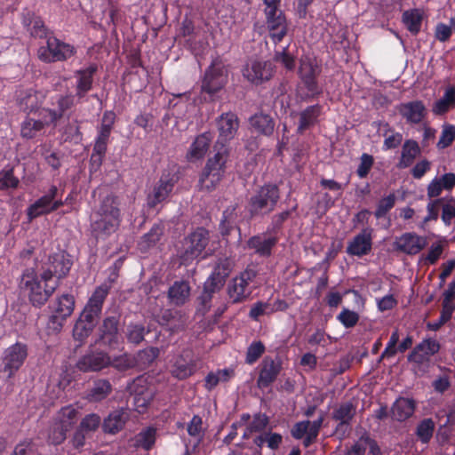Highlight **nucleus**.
<instances>
[{
	"instance_id": "nucleus-1",
	"label": "nucleus",
	"mask_w": 455,
	"mask_h": 455,
	"mask_svg": "<svg viewBox=\"0 0 455 455\" xmlns=\"http://www.w3.org/2000/svg\"><path fill=\"white\" fill-rule=\"evenodd\" d=\"M110 285L97 286L89 297L73 328V338L81 346L92 333L102 314L103 305L109 294Z\"/></svg>"
},
{
	"instance_id": "nucleus-2",
	"label": "nucleus",
	"mask_w": 455,
	"mask_h": 455,
	"mask_svg": "<svg viewBox=\"0 0 455 455\" xmlns=\"http://www.w3.org/2000/svg\"><path fill=\"white\" fill-rule=\"evenodd\" d=\"M18 287L34 307L41 308L56 291L59 282L43 281L41 273L38 275L35 268L28 267L23 270Z\"/></svg>"
},
{
	"instance_id": "nucleus-3",
	"label": "nucleus",
	"mask_w": 455,
	"mask_h": 455,
	"mask_svg": "<svg viewBox=\"0 0 455 455\" xmlns=\"http://www.w3.org/2000/svg\"><path fill=\"white\" fill-rule=\"evenodd\" d=\"M280 199V190L275 184H265L249 199L248 211L251 218L262 217L272 212Z\"/></svg>"
},
{
	"instance_id": "nucleus-4",
	"label": "nucleus",
	"mask_w": 455,
	"mask_h": 455,
	"mask_svg": "<svg viewBox=\"0 0 455 455\" xmlns=\"http://www.w3.org/2000/svg\"><path fill=\"white\" fill-rule=\"evenodd\" d=\"M120 319L118 312L106 314L98 326L95 344L116 349L120 345Z\"/></svg>"
},
{
	"instance_id": "nucleus-5",
	"label": "nucleus",
	"mask_w": 455,
	"mask_h": 455,
	"mask_svg": "<svg viewBox=\"0 0 455 455\" xmlns=\"http://www.w3.org/2000/svg\"><path fill=\"white\" fill-rule=\"evenodd\" d=\"M28 355L27 344L16 342L4 349L1 361L0 374L6 379L15 376L24 364Z\"/></svg>"
},
{
	"instance_id": "nucleus-6",
	"label": "nucleus",
	"mask_w": 455,
	"mask_h": 455,
	"mask_svg": "<svg viewBox=\"0 0 455 455\" xmlns=\"http://www.w3.org/2000/svg\"><path fill=\"white\" fill-rule=\"evenodd\" d=\"M258 273L254 268L247 267L234 277L228 286V295L232 304H238L247 300L251 295L254 282Z\"/></svg>"
},
{
	"instance_id": "nucleus-7",
	"label": "nucleus",
	"mask_w": 455,
	"mask_h": 455,
	"mask_svg": "<svg viewBox=\"0 0 455 455\" xmlns=\"http://www.w3.org/2000/svg\"><path fill=\"white\" fill-rule=\"evenodd\" d=\"M73 266L71 256L65 251L53 253L48 257L47 262L42 267V280L55 282L65 278Z\"/></svg>"
},
{
	"instance_id": "nucleus-8",
	"label": "nucleus",
	"mask_w": 455,
	"mask_h": 455,
	"mask_svg": "<svg viewBox=\"0 0 455 455\" xmlns=\"http://www.w3.org/2000/svg\"><path fill=\"white\" fill-rule=\"evenodd\" d=\"M75 303V297L72 294L64 293L57 297L49 307L52 315L49 317L48 328L56 332L60 331L66 320L74 312Z\"/></svg>"
},
{
	"instance_id": "nucleus-9",
	"label": "nucleus",
	"mask_w": 455,
	"mask_h": 455,
	"mask_svg": "<svg viewBox=\"0 0 455 455\" xmlns=\"http://www.w3.org/2000/svg\"><path fill=\"white\" fill-rule=\"evenodd\" d=\"M75 53L76 49L73 45L53 36L48 37L46 46L40 47L37 52L38 58L47 63L66 60Z\"/></svg>"
},
{
	"instance_id": "nucleus-10",
	"label": "nucleus",
	"mask_w": 455,
	"mask_h": 455,
	"mask_svg": "<svg viewBox=\"0 0 455 455\" xmlns=\"http://www.w3.org/2000/svg\"><path fill=\"white\" fill-rule=\"evenodd\" d=\"M355 414L356 406L352 402L342 403L333 409L331 419L338 422L334 428V434L339 439H345L350 435Z\"/></svg>"
},
{
	"instance_id": "nucleus-11",
	"label": "nucleus",
	"mask_w": 455,
	"mask_h": 455,
	"mask_svg": "<svg viewBox=\"0 0 455 455\" xmlns=\"http://www.w3.org/2000/svg\"><path fill=\"white\" fill-rule=\"evenodd\" d=\"M57 196L58 188L56 186H52L45 195L28 206L27 209L28 220H32L41 215L49 214L63 206L64 202L61 199H56Z\"/></svg>"
},
{
	"instance_id": "nucleus-12",
	"label": "nucleus",
	"mask_w": 455,
	"mask_h": 455,
	"mask_svg": "<svg viewBox=\"0 0 455 455\" xmlns=\"http://www.w3.org/2000/svg\"><path fill=\"white\" fill-rule=\"evenodd\" d=\"M40 118L36 120L31 117H26L20 124V135L24 139H33L37 136L45 126L55 123L60 118V114L54 110L44 108L39 113Z\"/></svg>"
},
{
	"instance_id": "nucleus-13",
	"label": "nucleus",
	"mask_w": 455,
	"mask_h": 455,
	"mask_svg": "<svg viewBox=\"0 0 455 455\" xmlns=\"http://www.w3.org/2000/svg\"><path fill=\"white\" fill-rule=\"evenodd\" d=\"M232 270L229 259H220L214 266L210 276L204 283L203 291L211 294L219 292L225 285L226 280Z\"/></svg>"
},
{
	"instance_id": "nucleus-14",
	"label": "nucleus",
	"mask_w": 455,
	"mask_h": 455,
	"mask_svg": "<svg viewBox=\"0 0 455 455\" xmlns=\"http://www.w3.org/2000/svg\"><path fill=\"white\" fill-rule=\"evenodd\" d=\"M209 232L204 228H198L187 238L185 251L182 255L184 261L193 260L204 252L209 243Z\"/></svg>"
},
{
	"instance_id": "nucleus-15",
	"label": "nucleus",
	"mask_w": 455,
	"mask_h": 455,
	"mask_svg": "<svg viewBox=\"0 0 455 455\" xmlns=\"http://www.w3.org/2000/svg\"><path fill=\"white\" fill-rule=\"evenodd\" d=\"M265 14L269 37L274 44H277L287 34L288 26L286 19L278 7H266Z\"/></svg>"
},
{
	"instance_id": "nucleus-16",
	"label": "nucleus",
	"mask_w": 455,
	"mask_h": 455,
	"mask_svg": "<svg viewBox=\"0 0 455 455\" xmlns=\"http://www.w3.org/2000/svg\"><path fill=\"white\" fill-rule=\"evenodd\" d=\"M427 245V239L415 232H405L396 236L393 243L395 251L406 255H416Z\"/></svg>"
},
{
	"instance_id": "nucleus-17",
	"label": "nucleus",
	"mask_w": 455,
	"mask_h": 455,
	"mask_svg": "<svg viewBox=\"0 0 455 455\" xmlns=\"http://www.w3.org/2000/svg\"><path fill=\"white\" fill-rule=\"evenodd\" d=\"M177 174L178 172H167L162 175L157 185L154 188L153 193L148 196V205L150 208L156 207L169 196L179 180Z\"/></svg>"
},
{
	"instance_id": "nucleus-18",
	"label": "nucleus",
	"mask_w": 455,
	"mask_h": 455,
	"mask_svg": "<svg viewBox=\"0 0 455 455\" xmlns=\"http://www.w3.org/2000/svg\"><path fill=\"white\" fill-rule=\"evenodd\" d=\"M243 76L251 83L259 84L273 76V67L267 61L252 60L243 69Z\"/></svg>"
},
{
	"instance_id": "nucleus-19",
	"label": "nucleus",
	"mask_w": 455,
	"mask_h": 455,
	"mask_svg": "<svg viewBox=\"0 0 455 455\" xmlns=\"http://www.w3.org/2000/svg\"><path fill=\"white\" fill-rule=\"evenodd\" d=\"M279 241V235H268L267 232L251 236L246 246L249 250H252L254 254L268 258L272 255L273 249Z\"/></svg>"
},
{
	"instance_id": "nucleus-20",
	"label": "nucleus",
	"mask_w": 455,
	"mask_h": 455,
	"mask_svg": "<svg viewBox=\"0 0 455 455\" xmlns=\"http://www.w3.org/2000/svg\"><path fill=\"white\" fill-rule=\"evenodd\" d=\"M111 357L104 351H92L80 357L76 367L84 372L100 371L110 365Z\"/></svg>"
},
{
	"instance_id": "nucleus-21",
	"label": "nucleus",
	"mask_w": 455,
	"mask_h": 455,
	"mask_svg": "<svg viewBox=\"0 0 455 455\" xmlns=\"http://www.w3.org/2000/svg\"><path fill=\"white\" fill-rule=\"evenodd\" d=\"M372 228H365L348 242L346 252L350 256L363 257L372 249Z\"/></svg>"
},
{
	"instance_id": "nucleus-22",
	"label": "nucleus",
	"mask_w": 455,
	"mask_h": 455,
	"mask_svg": "<svg viewBox=\"0 0 455 455\" xmlns=\"http://www.w3.org/2000/svg\"><path fill=\"white\" fill-rule=\"evenodd\" d=\"M282 370V363L270 356H265L259 365L257 385L259 388H267L277 379Z\"/></svg>"
},
{
	"instance_id": "nucleus-23",
	"label": "nucleus",
	"mask_w": 455,
	"mask_h": 455,
	"mask_svg": "<svg viewBox=\"0 0 455 455\" xmlns=\"http://www.w3.org/2000/svg\"><path fill=\"white\" fill-rule=\"evenodd\" d=\"M92 221L90 228L91 235L95 239L107 238L116 232L120 227L122 219H112L108 215H96Z\"/></svg>"
},
{
	"instance_id": "nucleus-24",
	"label": "nucleus",
	"mask_w": 455,
	"mask_h": 455,
	"mask_svg": "<svg viewBox=\"0 0 455 455\" xmlns=\"http://www.w3.org/2000/svg\"><path fill=\"white\" fill-rule=\"evenodd\" d=\"M239 127L238 118L235 114L228 112L222 114L217 119L219 139L216 148L234 139Z\"/></svg>"
},
{
	"instance_id": "nucleus-25",
	"label": "nucleus",
	"mask_w": 455,
	"mask_h": 455,
	"mask_svg": "<svg viewBox=\"0 0 455 455\" xmlns=\"http://www.w3.org/2000/svg\"><path fill=\"white\" fill-rule=\"evenodd\" d=\"M397 110L406 123L410 124H420L427 115V109L421 100L402 103L397 107Z\"/></svg>"
},
{
	"instance_id": "nucleus-26",
	"label": "nucleus",
	"mask_w": 455,
	"mask_h": 455,
	"mask_svg": "<svg viewBox=\"0 0 455 455\" xmlns=\"http://www.w3.org/2000/svg\"><path fill=\"white\" fill-rule=\"evenodd\" d=\"M227 83V74L224 68L220 65L213 64L206 71L203 81V91L209 94L220 90Z\"/></svg>"
},
{
	"instance_id": "nucleus-27",
	"label": "nucleus",
	"mask_w": 455,
	"mask_h": 455,
	"mask_svg": "<svg viewBox=\"0 0 455 455\" xmlns=\"http://www.w3.org/2000/svg\"><path fill=\"white\" fill-rule=\"evenodd\" d=\"M440 350V344L433 339H426L418 344L408 355V361L417 364H422L430 356L437 354Z\"/></svg>"
},
{
	"instance_id": "nucleus-28",
	"label": "nucleus",
	"mask_w": 455,
	"mask_h": 455,
	"mask_svg": "<svg viewBox=\"0 0 455 455\" xmlns=\"http://www.w3.org/2000/svg\"><path fill=\"white\" fill-rule=\"evenodd\" d=\"M130 418V413L126 408H118L112 411L107 418L104 419L101 427L105 434L116 435L124 429Z\"/></svg>"
},
{
	"instance_id": "nucleus-29",
	"label": "nucleus",
	"mask_w": 455,
	"mask_h": 455,
	"mask_svg": "<svg viewBox=\"0 0 455 455\" xmlns=\"http://www.w3.org/2000/svg\"><path fill=\"white\" fill-rule=\"evenodd\" d=\"M191 286L188 281H175L168 289L167 299L171 305L181 307L185 305L190 298Z\"/></svg>"
},
{
	"instance_id": "nucleus-30",
	"label": "nucleus",
	"mask_w": 455,
	"mask_h": 455,
	"mask_svg": "<svg viewBox=\"0 0 455 455\" xmlns=\"http://www.w3.org/2000/svg\"><path fill=\"white\" fill-rule=\"evenodd\" d=\"M416 406L414 399L399 396L391 406V417L399 422L405 421L414 414Z\"/></svg>"
},
{
	"instance_id": "nucleus-31",
	"label": "nucleus",
	"mask_w": 455,
	"mask_h": 455,
	"mask_svg": "<svg viewBox=\"0 0 455 455\" xmlns=\"http://www.w3.org/2000/svg\"><path fill=\"white\" fill-rule=\"evenodd\" d=\"M213 136L210 132H205L198 135L189 147L187 153V159L189 162H196L204 157Z\"/></svg>"
},
{
	"instance_id": "nucleus-32",
	"label": "nucleus",
	"mask_w": 455,
	"mask_h": 455,
	"mask_svg": "<svg viewBox=\"0 0 455 455\" xmlns=\"http://www.w3.org/2000/svg\"><path fill=\"white\" fill-rule=\"evenodd\" d=\"M196 371V363L188 354L180 355L172 365V374L178 379H186Z\"/></svg>"
},
{
	"instance_id": "nucleus-33",
	"label": "nucleus",
	"mask_w": 455,
	"mask_h": 455,
	"mask_svg": "<svg viewBox=\"0 0 455 455\" xmlns=\"http://www.w3.org/2000/svg\"><path fill=\"white\" fill-rule=\"evenodd\" d=\"M113 391V387L108 379H98L93 381L88 390L86 399L90 403H99L105 400Z\"/></svg>"
},
{
	"instance_id": "nucleus-34",
	"label": "nucleus",
	"mask_w": 455,
	"mask_h": 455,
	"mask_svg": "<svg viewBox=\"0 0 455 455\" xmlns=\"http://www.w3.org/2000/svg\"><path fill=\"white\" fill-rule=\"evenodd\" d=\"M120 205L119 196L113 194L108 195L100 202L96 215H108L112 219H122Z\"/></svg>"
},
{
	"instance_id": "nucleus-35",
	"label": "nucleus",
	"mask_w": 455,
	"mask_h": 455,
	"mask_svg": "<svg viewBox=\"0 0 455 455\" xmlns=\"http://www.w3.org/2000/svg\"><path fill=\"white\" fill-rule=\"evenodd\" d=\"M43 97L42 93L30 89L20 93L18 100L20 108L29 114L39 109Z\"/></svg>"
},
{
	"instance_id": "nucleus-36",
	"label": "nucleus",
	"mask_w": 455,
	"mask_h": 455,
	"mask_svg": "<svg viewBox=\"0 0 455 455\" xmlns=\"http://www.w3.org/2000/svg\"><path fill=\"white\" fill-rule=\"evenodd\" d=\"M157 430L155 427L149 426L142 428L134 437L133 446L137 449H143L147 451L153 449L156 441Z\"/></svg>"
},
{
	"instance_id": "nucleus-37",
	"label": "nucleus",
	"mask_w": 455,
	"mask_h": 455,
	"mask_svg": "<svg viewBox=\"0 0 455 455\" xmlns=\"http://www.w3.org/2000/svg\"><path fill=\"white\" fill-rule=\"evenodd\" d=\"M455 186V174L445 172L440 179H435L427 187V196L430 198L437 197L443 189L449 190Z\"/></svg>"
},
{
	"instance_id": "nucleus-38",
	"label": "nucleus",
	"mask_w": 455,
	"mask_h": 455,
	"mask_svg": "<svg viewBox=\"0 0 455 455\" xmlns=\"http://www.w3.org/2000/svg\"><path fill=\"white\" fill-rule=\"evenodd\" d=\"M95 72L96 66L94 65L76 72V77L77 78L76 95L78 97H84L92 89V77Z\"/></svg>"
},
{
	"instance_id": "nucleus-39",
	"label": "nucleus",
	"mask_w": 455,
	"mask_h": 455,
	"mask_svg": "<svg viewBox=\"0 0 455 455\" xmlns=\"http://www.w3.org/2000/svg\"><path fill=\"white\" fill-rule=\"evenodd\" d=\"M22 23L32 36L43 38L47 36V28L44 21L33 12L24 13Z\"/></svg>"
},
{
	"instance_id": "nucleus-40",
	"label": "nucleus",
	"mask_w": 455,
	"mask_h": 455,
	"mask_svg": "<svg viewBox=\"0 0 455 455\" xmlns=\"http://www.w3.org/2000/svg\"><path fill=\"white\" fill-rule=\"evenodd\" d=\"M251 128L260 134L270 135L274 132L275 122L272 117L266 114H256L250 119Z\"/></svg>"
},
{
	"instance_id": "nucleus-41",
	"label": "nucleus",
	"mask_w": 455,
	"mask_h": 455,
	"mask_svg": "<svg viewBox=\"0 0 455 455\" xmlns=\"http://www.w3.org/2000/svg\"><path fill=\"white\" fill-rule=\"evenodd\" d=\"M321 112L322 107L320 105L310 106L303 110L299 115V132H302L314 125L317 122Z\"/></svg>"
},
{
	"instance_id": "nucleus-42",
	"label": "nucleus",
	"mask_w": 455,
	"mask_h": 455,
	"mask_svg": "<svg viewBox=\"0 0 455 455\" xmlns=\"http://www.w3.org/2000/svg\"><path fill=\"white\" fill-rule=\"evenodd\" d=\"M235 210L236 206L232 205L228 207L222 213L219 230L223 238H227L234 228H237L240 232V228L235 226Z\"/></svg>"
},
{
	"instance_id": "nucleus-43",
	"label": "nucleus",
	"mask_w": 455,
	"mask_h": 455,
	"mask_svg": "<svg viewBox=\"0 0 455 455\" xmlns=\"http://www.w3.org/2000/svg\"><path fill=\"white\" fill-rule=\"evenodd\" d=\"M77 415L78 411L74 406H65L58 411L54 421L70 431L77 421Z\"/></svg>"
},
{
	"instance_id": "nucleus-44",
	"label": "nucleus",
	"mask_w": 455,
	"mask_h": 455,
	"mask_svg": "<svg viewBox=\"0 0 455 455\" xmlns=\"http://www.w3.org/2000/svg\"><path fill=\"white\" fill-rule=\"evenodd\" d=\"M424 12L419 9H411L403 13V22L407 29L416 35L421 28Z\"/></svg>"
},
{
	"instance_id": "nucleus-45",
	"label": "nucleus",
	"mask_w": 455,
	"mask_h": 455,
	"mask_svg": "<svg viewBox=\"0 0 455 455\" xmlns=\"http://www.w3.org/2000/svg\"><path fill=\"white\" fill-rule=\"evenodd\" d=\"M419 147L416 141L411 140H406L403 146L399 167H409L413 163L416 156L419 154Z\"/></svg>"
},
{
	"instance_id": "nucleus-46",
	"label": "nucleus",
	"mask_w": 455,
	"mask_h": 455,
	"mask_svg": "<svg viewBox=\"0 0 455 455\" xmlns=\"http://www.w3.org/2000/svg\"><path fill=\"white\" fill-rule=\"evenodd\" d=\"M455 103V87L446 88L443 96L433 106L432 111L435 115H443Z\"/></svg>"
},
{
	"instance_id": "nucleus-47",
	"label": "nucleus",
	"mask_w": 455,
	"mask_h": 455,
	"mask_svg": "<svg viewBox=\"0 0 455 455\" xmlns=\"http://www.w3.org/2000/svg\"><path fill=\"white\" fill-rule=\"evenodd\" d=\"M228 157V150L224 145H221V147L217 149L215 155L208 160L206 165L207 171H221L227 168L226 164Z\"/></svg>"
},
{
	"instance_id": "nucleus-48",
	"label": "nucleus",
	"mask_w": 455,
	"mask_h": 455,
	"mask_svg": "<svg viewBox=\"0 0 455 455\" xmlns=\"http://www.w3.org/2000/svg\"><path fill=\"white\" fill-rule=\"evenodd\" d=\"M320 72V68L316 60L310 56H304L300 60L299 73L301 79L316 77Z\"/></svg>"
},
{
	"instance_id": "nucleus-49",
	"label": "nucleus",
	"mask_w": 455,
	"mask_h": 455,
	"mask_svg": "<svg viewBox=\"0 0 455 455\" xmlns=\"http://www.w3.org/2000/svg\"><path fill=\"white\" fill-rule=\"evenodd\" d=\"M435 422L432 419H422L416 427V435L422 443H428L433 437Z\"/></svg>"
},
{
	"instance_id": "nucleus-50",
	"label": "nucleus",
	"mask_w": 455,
	"mask_h": 455,
	"mask_svg": "<svg viewBox=\"0 0 455 455\" xmlns=\"http://www.w3.org/2000/svg\"><path fill=\"white\" fill-rule=\"evenodd\" d=\"M395 203L396 196L395 193H390L389 195L380 198L377 203L376 210L374 212L375 218L378 220L385 218L395 207Z\"/></svg>"
},
{
	"instance_id": "nucleus-51",
	"label": "nucleus",
	"mask_w": 455,
	"mask_h": 455,
	"mask_svg": "<svg viewBox=\"0 0 455 455\" xmlns=\"http://www.w3.org/2000/svg\"><path fill=\"white\" fill-rule=\"evenodd\" d=\"M301 80L302 85L299 88V94L301 99L306 100L314 98L322 93V89L319 87L315 77H309Z\"/></svg>"
},
{
	"instance_id": "nucleus-52",
	"label": "nucleus",
	"mask_w": 455,
	"mask_h": 455,
	"mask_svg": "<svg viewBox=\"0 0 455 455\" xmlns=\"http://www.w3.org/2000/svg\"><path fill=\"white\" fill-rule=\"evenodd\" d=\"M291 211L286 210L272 216L271 222L267 228V233L278 235L281 233L284 222L291 217Z\"/></svg>"
},
{
	"instance_id": "nucleus-53",
	"label": "nucleus",
	"mask_w": 455,
	"mask_h": 455,
	"mask_svg": "<svg viewBox=\"0 0 455 455\" xmlns=\"http://www.w3.org/2000/svg\"><path fill=\"white\" fill-rule=\"evenodd\" d=\"M443 198L429 200L427 204V215L422 220L419 228H424L425 225L430 221H436L439 217L441 207L443 206Z\"/></svg>"
},
{
	"instance_id": "nucleus-54",
	"label": "nucleus",
	"mask_w": 455,
	"mask_h": 455,
	"mask_svg": "<svg viewBox=\"0 0 455 455\" xmlns=\"http://www.w3.org/2000/svg\"><path fill=\"white\" fill-rule=\"evenodd\" d=\"M136 365L135 358L129 354H123L117 356H115L111 359V363L109 366H112L116 370L119 371H125L127 370L132 369Z\"/></svg>"
},
{
	"instance_id": "nucleus-55",
	"label": "nucleus",
	"mask_w": 455,
	"mask_h": 455,
	"mask_svg": "<svg viewBox=\"0 0 455 455\" xmlns=\"http://www.w3.org/2000/svg\"><path fill=\"white\" fill-rule=\"evenodd\" d=\"M455 140V125L450 124H443L442 126V132L436 147L439 149H444L451 145Z\"/></svg>"
},
{
	"instance_id": "nucleus-56",
	"label": "nucleus",
	"mask_w": 455,
	"mask_h": 455,
	"mask_svg": "<svg viewBox=\"0 0 455 455\" xmlns=\"http://www.w3.org/2000/svg\"><path fill=\"white\" fill-rule=\"evenodd\" d=\"M68 432V430L66 427L53 421L49 431L48 442L51 444L59 445L66 440Z\"/></svg>"
},
{
	"instance_id": "nucleus-57",
	"label": "nucleus",
	"mask_w": 455,
	"mask_h": 455,
	"mask_svg": "<svg viewBox=\"0 0 455 455\" xmlns=\"http://www.w3.org/2000/svg\"><path fill=\"white\" fill-rule=\"evenodd\" d=\"M145 327L139 323H130L127 327L126 338L130 343L139 345L144 340Z\"/></svg>"
},
{
	"instance_id": "nucleus-58",
	"label": "nucleus",
	"mask_w": 455,
	"mask_h": 455,
	"mask_svg": "<svg viewBox=\"0 0 455 455\" xmlns=\"http://www.w3.org/2000/svg\"><path fill=\"white\" fill-rule=\"evenodd\" d=\"M359 318L358 313L348 308H343L337 315V320L347 329L355 327Z\"/></svg>"
},
{
	"instance_id": "nucleus-59",
	"label": "nucleus",
	"mask_w": 455,
	"mask_h": 455,
	"mask_svg": "<svg viewBox=\"0 0 455 455\" xmlns=\"http://www.w3.org/2000/svg\"><path fill=\"white\" fill-rule=\"evenodd\" d=\"M163 235L162 228L159 225H154L150 230L141 237L140 245L147 249L154 246Z\"/></svg>"
},
{
	"instance_id": "nucleus-60",
	"label": "nucleus",
	"mask_w": 455,
	"mask_h": 455,
	"mask_svg": "<svg viewBox=\"0 0 455 455\" xmlns=\"http://www.w3.org/2000/svg\"><path fill=\"white\" fill-rule=\"evenodd\" d=\"M265 346L261 341H253L247 348L245 363L253 364L265 352Z\"/></svg>"
},
{
	"instance_id": "nucleus-61",
	"label": "nucleus",
	"mask_w": 455,
	"mask_h": 455,
	"mask_svg": "<svg viewBox=\"0 0 455 455\" xmlns=\"http://www.w3.org/2000/svg\"><path fill=\"white\" fill-rule=\"evenodd\" d=\"M127 392L131 396L142 395L144 393L150 392L147 385V379L143 376L135 378L128 384Z\"/></svg>"
},
{
	"instance_id": "nucleus-62",
	"label": "nucleus",
	"mask_w": 455,
	"mask_h": 455,
	"mask_svg": "<svg viewBox=\"0 0 455 455\" xmlns=\"http://www.w3.org/2000/svg\"><path fill=\"white\" fill-rule=\"evenodd\" d=\"M221 179V172H202L199 184L203 189L211 191Z\"/></svg>"
},
{
	"instance_id": "nucleus-63",
	"label": "nucleus",
	"mask_w": 455,
	"mask_h": 455,
	"mask_svg": "<svg viewBox=\"0 0 455 455\" xmlns=\"http://www.w3.org/2000/svg\"><path fill=\"white\" fill-rule=\"evenodd\" d=\"M203 419L199 415H194L187 427L188 434L196 438L199 442L203 439Z\"/></svg>"
},
{
	"instance_id": "nucleus-64",
	"label": "nucleus",
	"mask_w": 455,
	"mask_h": 455,
	"mask_svg": "<svg viewBox=\"0 0 455 455\" xmlns=\"http://www.w3.org/2000/svg\"><path fill=\"white\" fill-rule=\"evenodd\" d=\"M101 419L96 413L86 415L80 422L79 427L86 432H94L100 426Z\"/></svg>"
}]
</instances>
